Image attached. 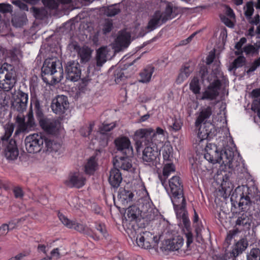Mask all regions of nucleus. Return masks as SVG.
I'll return each mask as SVG.
<instances>
[{
	"label": "nucleus",
	"instance_id": "35",
	"mask_svg": "<svg viewBox=\"0 0 260 260\" xmlns=\"http://www.w3.org/2000/svg\"><path fill=\"white\" fill-rule=\"evenodd\" d=\"M92 50L88 47L84 46L80 48L78 51V54L80 57L82 63L87 62L91 57Z\"/></svg>",
	"mask_w": 260,
	"mask_h": 260
},
{
	"label": "nucleus",
	"instance_id": "10",
	"mask_svg": "<svg viewBox=\"0 0 260 260\" xmlns=\"http://www.w3.org/2000/svg\"><path fill=\"white\" fill-rule=\"evenodd\" d=\"M24 142L26 150L28 153H37L44 147V136L41 134L30 135L25 138Z\"/></svg>",
	"mask_w": 260,
	"mask_h": 260
},
{
	"label": "nucleus",
	"instance_id": "3",
	"mask_svg": "<svg viewBox=\"0 0 260 260\" xmlns=\"http://www.w3.org/2000/svg\"><path fill=\"white\" fill-rule=\"evenodd\" d=\"M34 105L36 117L41 127L46 133L55 135L60 127V122L57 120L47 117L44 114L40 101L36 96L31 97V106Z\"/></svg>",
	"mask_w": 260,
	"mask_h": 260
},
{
	"label": "nucleus",
	"instance_id": "45",
	"mask_svg": "<svg viewBox=\"0 0 260 260\" xmlns=\"http://www.w3.org/2000/svg\"><path fill=\"white\" fill-rule=\"evenodd\" d=\"M190 89L194 93L198 94L200 92L201 87L199 79L198 77H194L189 84Z\"/></svg>",
	"mask_w": 260,
	"mask_h": 260
},
{
	"label": "nucleus",
	"instance_id": "29",
	"mask_svg": "<svg viewBox=\"0 0 260 260\" xmlns=\"http://www.w3.org/2000/svg\"><path fill=\"white\" fill-rule=\"evenodd\" d=\"M248 245V242L246 239H241L236 243L233 249L230 252V256L236 258L239 254H241L243 251L245 250Z\"/></svg>",
	"mask_w": 260,
	"mask_h": 260
},
{
	"label": "nucleus",
	"instance_id": "15",
	"mask_svg": "<svg viewBox=\"0 0 260 260\" xmlns=\"http://www.w3.org/2000/svg\"><path fill=\"white\" fill-rule=\"evenodd\" d=\"M27 121H25V117L22 115H18L16 117V122L18 124V128L15 134L17 135L19 132H24L35 125V119L32 110H30L27 115Z\"/></svg>",
	"mask_w": 260,
	"mask_h": 260
},
{
	"label": "nucleus",
	"instance_id": "28",
	"mask_svg": "<svg viewBox=\"0 0 260 260\" xmlns=\"http://www.w3.org/2000/svg\"><path fill=\"white\" fill-rule=\"evenodd\" d=\"M251 96L254 98L251 105V110L257 113V115L260 118V88L254 89L251 92Z\"/></svg>",
	"mask_w": 260,
	"mask_h": 260
},
{
	"label": "nucleus",
	"instance_id": "33",
	"mask_svg": "<svg viewBox=\"0 0 260 260\" xmlns=\"http://www.w3.org/2000/svg\"><path fill=\"white\" fill-rule=\"evenodd\" d=\"M183 243V238L180 236H178L168 241L167 247L171 250L177 251L182 247Z\"/></svg>",
	"mask_w": 260,
	"mask_h": 260
},
{
	"label": "nucleus",
	"instance_id": "55",
	"mask_svg": "<svg viewBox=\"0 0 260 260\" xmlns=\"http://www.w3.org/2000/svg\"><path fill=\"white\" fill-rule=\"evenodd\" d=\"M12 8V6L10 4H0V12L2 13H12L13 11Z\"/></svg>",
	"mask_w": 260,
	"mask_h": 260
},
{
	"label": "nucleus",
	"instance_id": "20",
	"mask_svg": "<svg viewBox=\"0 0 260 260\" xmlns=\"http://www.w3.org/2000/svg\"><path fill=\"white\" fill-rule=\"evenodd\" d=\"M131 35L129 32L122 31L119 34L113 46L115 52H119L126 48L130 44Z\"/></svg>",
	"mask_w": 260,
	"mask_h": 260
},
{
	"label": "nucleus",
	"instance_id": "22",
	"mask_svg": "<svg viewBox=\"0 0 260 260\" xmlns=\"http://www.w3.org/2000/svg\"><path fill=\"white\" fill-rule=\"evenodd\" d=\"M140 209L141 217L142 218L150 220L154 217L155 209L150 202L142 200L140 204Z\"/></svg>",
	"mask_w": 260,
	"mask_h": 260
},
{
	"label": "nucleus",
	"instance_id": "49",
	"mask_svg": "<svg viewBox=\"0 0 260 260\" xmlns=\"http://www.w3.org/2000/svg\"><path fill=\"white\" fill-rule=\"evenodd\" d=\"M182 123L179 119H172L171 121L169 122V125L170 128L176 132L181 129Z\"/></svg>",
	"mask_w": 260,
	"mask_h": 260
},
{
	"label": "nucleus",
	"instance_id": "63",
	"mask_svg": "<svg viewBox=\"0 0 260 260\" xmlns=\"http://www.w3.org/2000/svg\"><path fill=\"white\" fill-rule=\"evenodd\" d=\"M14 196L16 198H20L23 197L22 190L19 187H15L13 189Z\"/></svg>",
	"mask_w": 260,
	"mask_h": 260
},
{
	"label": "nucleus",
	"instance_id": "36",
	"mask_svg": "<svg viewBox=\"0 0 260 260\" xmlns=\"http://www.w3.org/2000/svg\"><path fill=\"white\" fill-rule=\"evenodd\" d=\"M126 216L129 221L136 220L141 216L140 207L135 205L129 206L127 209Z\"/></svg>",
	"mask_w": 260,
	"mask_h": 260
},
{
	"label": "nucleus",
	"instance_id": "19",
	"mask_svg": "<svg viewBox=\"0 0 260 260\" xmlns=\"http://www.w3.org/2000/svg\"><path fill=\"white\" fill-rule=\"evenodd\" d=\"M176 214V216L178 219L182 220L183 225L185 229L184 232L186 238V244L187 247H189L190 244L193 242V236L191 232L190 222L188 217V213L186 210L183 212H178Z\"/></svg>",
	"mask_w": 260,
	"mask_h": 260
},
{
	"label": "nucleus",
	"instance_id": "32",
	"mask_svg": "<svg viewBox=\"0 0 260 260\" xmlns=\"http://www.w3.org/2000/svg\"><path fill=\"white\" fill-rule=\"evenodd\" d=\"M108 52L107 47H102L96 51L95 60L97 67H101L106 62Z\"/></svg>",
	"mask_w": 260,
	"mask_h": 260
},
{
	"label": "nucleus",
	"instance_id": "51",
	"mask_svg": "<svg viewBox=\"0 0 260 260\" xmlns=\"http://www.w3.org/2000/svg\"><path fill=\"white\" fill-rule=\"evenodd\" d=\"M95 228L96 230L100 232V234H96L98 235H100V238L101 237V236H103L105 238L107 239L108 236V234L107 233L105 224L101 223H96Z\"/></svg>",
	"mask_w": 260,
	"mask_h": 260
},
{
	"label": "nucleus",
	"instance_id": "59",
	"mask_svg": "<svg viewBox=\"0 0 260 260\" xmlns=\"http://www.w3.org/2000/svg\"><path fill=\"white\" fill-rule=\"evenodd\" d=\"M220 19L223 23L229 27H233L234 24L232 21L228 17L224 15L220 16Z\"/></svg>",
	"mask_w": 260,
	"mask_h": 260
},
{
	"label": "nucleus",
	"instance_id": "38",
	"mask_svg": "<svg viewBox=\"0 0 260 260\" xmlns=\"http://www.w3.org/2000/svg\"><path fill=\"white\" fill-rule=\"evenodd\" d=\"M29 11L36 19L41 20L45 18L48 13L45 8L43 7L37 8L32 7L30 8Z\"/></svg>",
	"mask_w": 260,
	"mask_h": 260
},
{
	"label": "nucleus",
	"instance_id": "31",
	"mask_svg": "<svg viewBox=\"0 0 260 260\" xmlns=\"http://www.w3.org/2000/svg\"><path fill=\"white\" fill-rule=\"evenodd\" d=\"M134 193L129 191L125 190L123 188H120L118 193V199L122 205H125V204L132 201L134 198Z\"/></svg>",
	"mask_w": 260,
	"mask_h": 260
},
{
	"label": "nucleus",
	"instance_id": "40",
	"mask_svg": "<svg viewBox=\"0 0 260 260\" xmlns=\"http://www.w3.org/2000/svg\"><path fill=\"white\" fill-rule=\"evenodd\" d=\"M246 58L241 55L236 58L229 67L230 71H235L237 69L241 68L245 65L246 63Z\"/></svg>",
	"mask_w": 260,
	"mask_h": 260
},
{
	"label": "nucleus",
	"instance_id": "57",
	"mask_svg": "<svg viewBox=\"0 0 260 260\" xmlns=\"http://www.w3.org/2000/svg\"><path fill=\"white\" fill-rule=\"evenodd\" d=\"M12 3L13 4L18 7L20 8V9L22 10L28 11V8L27 5L23 3L20 0L13 1Z\"/></svg>",
	"mask_w": 260,
	"mask_h": 260
},
{
	"label": "nucleus",
	"instance_id": "58",
	"mask_svg": "<svg viewBox=\"0 0 260 260\" xmlns=\"http://www.w3.org/2000/svg\"><path fill=\"white\" fill-rule=\"evenodd\" d=\"M243 49L244 51L246 54L254 53L255 52H256V48L252 45L246 46L244 47Z\"/></svg>",
	"mask_w": 260,
	"mask_h": 260
},
{
	"label": "nucleus",
	"instance_id": "64",
	"mask_svg": "<svg viewBox=\"0 0 260 260\" xmlns=\"http://www.w3.org/2000/svg\"><path fill=\"white\" fill-rule=\"evenodd\" d=\"M51 255V257H56V259H59L61 257V255L59 252V248H56L53 249L50 252Z\"/></svg>",
	"mask_w": 260,
	"mask_h": 260
},
{
	"label": "nucleus",
	"instance_id": "18",
	"mask_svg": "<svg viewBox=\"0 0 260 260\" xmlns=\"http://www.w3.org/2000/svg\"><path fill=\"white\" fill-rule=\"evenodd\" d=\"M67 79L72 81H77L81 77V70L80 64L76 61H68L65 67Z\"/></svg>",
	"mask_w": 260,
	"mask_h": 260
},
{
	"label": "nucleus",
	"instance_id": "1",
	"mask_svg": "<svg viewBox=\"0 0 260 260\" xmlns=\"http://www.w3.org/2000/svg\"><path fill=\"white\" fill-rule=\"evenodd\" d=\"M204 157L213 164L219 163L229 168H233V160L234 152L229 148L219 151L216 145L212 144H207L205 149Z\"/></svg>",
	"mask_w": 260,
	"mask_h": 260
},
{
	"label": "nucleus",
	"instance_id": "6",
	"mask_svg": "<svg viewBox=\"0 0 260 260\" xmlns=\"http://www.w3.org/2000/svg\"><path fill=\"white\" fill-rule=\"evenodd\" d=\"M173 7L168 4L164 12L156 11L151 17L147 26L149 31L153 30L157 27L165 23L168 20L171 19L172 16Z\"/></svg>",
	"mask_w": 260,
	"mask_h": 260
},
{
	"label": "nucleus",
	"instance_id": "4",
	"mask_svg": "<svg viewBox=\"0 0 260 260\" xmlns=\"http://www.w3.org/2000/svg\"><path fill=\"white\" fill-rule=\"evenodd\" d=\"M171 200L176 213L186 210V201L183 196V185L178 176H173L169 181Z\"/></svg>",
	"mask_w": 260,
	"mask_h": 260
},
{
	"label": "nucleus",
	"instance_id": "24",
	"mask_svg": "<svg viewBox=\"0 0 260 260\" xmlns=\"http://www.w3.org/2000/svg\"><path fill=\"white\" fill-rule=\"evenodd\" d=\"M5 155L10 160H15L17 158L19 151L15 140L11 139L10 140L5 150Z\"/></svg>",
	"mask_w": 260,
	"mask_h": 260
},
{
	"label": "nucleus",
	"instance_id": "37",
	"mask_svg": "<svg viewBox=\"0 0 260 260\" xmlns=\"http://www.w3.org/2000/svg\"><path fill=\"white\" fill-rule=\"evenodd\" d=\"M154 68L149 66L146 67L143 71L140 73L141 79L140 82L142 83L149 82L151 79L152 75L154 72Z\"/></svg>",
	"mask_w": 260,
	"mask_h": 260
},
{
	"label": "nucleus",
	"instance_id": "54",
	"mask_svg": "<svg viewBox=\"0 0 260 260\" xmlns=\"http://www.w3.org/2000/svg\"><path fill=\"white\" fill-rule=\"evenodd\" d=\"M246 9L244 12L245 16L248 19H250L251 16L253 15L254 9L253 6V2H247L246 5Z\"/></svg>",
	"mask_w": 260,
	"mask_h": 260
},
{
	"label": "nucleus",
	"instance_id": "34",
	"mask_svg": "<svg viewBox=\"0 0 260 260\" xmlns=\"http://www.w3.org/2000/svg\"><path fill=\"white\" fill-rule=\"evenodd\" d=\"M45 148L46 151L50 152H56L60 149L61 145L59 143L55 142L44 136Z\"/></svg>",
	"mask_w": 260,
	"mask_h": 260
},
{
	"label": "nucleus",
	"instance_id": "26",
	"mask_svg": "<svg viewBox=\"0 0 260 260\" xmlns=\"http://www.w3.org/2000/svg\"><path fill=\"white\" fill-rule=\"evenodd\" d=\"M212 114V110L210 106L201 108L195 122V126L198 127L202 123L206 122L207 120L210 118Z\"/></svg>",
	"mask_w": 260,
	"mask_h": 260
},
{
	"label": "nucleus",
	"instance_id": "12",
	"mask_svg": "<svg viewBox=\"0 0 260 260\" xmlns=\"http://www.w3.org/2000/svg\"><path fill=\"white\" fill-rule=\"evenodd\" d=\"M158 238L151 233L145 231L140 233L137 237L136 241L138 245L144 249H150L157 245Z\"/></svg>",
	"mask_w": 260,
	"mask_h": 260
},
{
	"label": "nucleus",
	"instance_id": "9",
	"mask_svg": "<svg viewBox=\"0 0 260 260\" xmlns=\"http://www.w3.org/2000/svg\"><path fill=\"white\" fill-rule=\"evenodd\" d=\"M155 136V131L151 128H140L137 130L135 133L134 139L136 141L137 149L153 143L152 139Z\"/></svg>",
	"mask_w": 260,
	"mask_h": 260
},
{
	"label": "nucleus",
	"instance_id": "27",
	"mask_svg": "<svg viewBox=\"0 0 260 260\" xmlns=\"http://www.w3.org/2000/svg\"><path fill=\"white\" fill-rule=\"evenodd\" d=\"M132 157L125 155L120 157L118 159H116L114 162V167L120 168L125 171H131L132 164L131 158Z\"/></svg>",
	"mask_w": 260,
	"mask_h": 260
},
{
	"label": "nucleus",
	"instance_id": "11",
	"mask_svg": "<svg viewBox=\"0 0 260 260\" xmlns=\"http://www.w3.org/2000/svg\"><path fill=\"white\" fill-rule=\"evenodd\" d=\"M144 147L142 157L143 162L146 165L157 167L159 159V152H158L155 144L151 143Z\"/></svg>",
	"mask_w": 260,
	"mask_h": 260
},
{
	"label": "nucleus",
	"instance_id": "16",
	"mask_svg": "<svg viewBox=\"0 0 260 260\" xmlns=\"http://www.w3.org/2000/svg\"><path fill=\"white\" fill-rule=\"evenodd\" d=\"M221 83L219 79L214 80L210 83L205 91L202 93V95L199 98L200 100H214L219 95V90L220 89Z\"/></svg>",
	"mask_w": 260,
	"mask_h": 260
},
{
	"label": "nucleus",
	"instance_id": "7",
	"mask_svg": "<svg viewBox=\"0 0 260 260\" xmlns=\"http://www.w3.org/2000/svg\"><path fill=\"white\" fill-rule=\"evenodd\" d=\"M58 217L62 224L67 228L70 229L74 228L75 230L90 237L94 240L99 241L100 240V236L98 235L96 233L87 226L76 223L75 221L70 220L63 214L60 213H58Z\"/></svg>",
	"mask_w": 260,
	"mask_h": 260
},
{
	"label": "nucleus",
	"instance_id": "2",
	"mask_svg": "<svg viewBox=\"0 0 260 260\" xmlns=\"http://www.w3.org/2000/svg\"><path fill=\"white\" fill-rule=\"evenodd\" d=\"M41 70L42 79L46 83L54 84L63 78L61 62L56 58L46 59Z\"/></svg>",
	"mask_w": 260,
	"mask_h": 260
},
{
	"label": "nucleus",
	"instance_id": "23",
	"mask_svg": "<svg viewBox=\"0 0 260 260\" xmlns=\"http://www.w3.org/2000/svg\"><path fill=\"white\" fill-rule=\"evenodd\" d=\"M198 137L200 141L211 139L214 136V126L211 123L204 122L203 125H200Z\"/></svg>",
	"mask_w": 260,
	"mask_h": 260
},
{
	"label": "nucleus",
	"instance_id": "21",
	"mask_svg": "<svg viewBox=\"0 0 260 260\" xmlns=\"http://www.w3.org/2000/svg\"><path fill=\"white\" fill-rule=\"evenodd\" d=\"M85 178L81 173L77 172L70 173L64 183L70 187L80 188L85 184Z\"/></svg>",
	"mask_w": 260,
	"mask_h": 260
},
{
	"label": "nucleus",
	"instance_id": "47",
	"mask_svg": "<svg viewBox=\"0 0 260 260\" xmlns=\"http://www.w3.org/2000/svg\"><path fill=\"white\" fill-rule=\"evenodd\" d=\"M247 260H260V249L252 248L247 254Z\"/></svg>",
	"mask_w": 260,
	"mask_h": 260
},
{
	"label": "nucleus",
	"instance_id": "50",
	"mask_svg": "<svg viewBox=\"0 0 260 260\" xmlns=\"http://www.w3.org/2000/svg\"><path fill=\"white\" fill-rule=\"evenodd\" d=\"M113 27V22L111 19H105L104 23L103 25L102 31L104 34L106 35L109 33Z\"/></svg>",
	"mask_w": 260,
	"mask_h": 260
},
{
	"label": "nucleus",
	"instance_id": "17",
	"mask_svg": "<svg viewBox=\"0 0 260 260\" xmlns=\"http://www.w3.org/2000/svg\"><path fill=\"white\" fill-rule=\"evenodd\" d=\"M51 109L56 114H62L69 107V103L67 96L61 95L54 99L51 103Z\"/></svg>",
	"mask_w": 260,
	"mask_h": 260
},
{
	"label": "nucleus",
	"instance_id": "41",
	"mask_svg": "<svg viewBox=\"0 0 260 260\" xmlns=\"http://www.w3.org/2000/svg\"><path fill=\"white\" fill-rule=\"evenodd\" d=\"M97 163L95 160V156H91L88 160L84 167L85 172L87 174H92L95 171Z\"/></svg>",
	"mask_w": 260,
	"mask_h": 260
},
{
	"label": "nucleus",
	"instance_id": "25",
	"mask_svg": "<svg viewBox=\"0 0 260 260\" xmlns=\"http://www.w3.org/2000/svg\"><path fill=\"white\" fill-rule=\"evenodd\" d=\"M122 180L121 173L119 169L114 167L113 169L111 170L108 181L112 187L117 188L119 186Z\"/></svg>",
	"mask_w": 260,
	"mask_h": 260
},
{
	"label": "nucleus",
	"instance_id": "48",
	"mask_svg": "<svg viewBox=\"0 0 260 260\" xmlns=\"http://www.w3.org/2000/svg\"><path fill=\"white\" fill-rule=\"evenodd\" d=\"M115 81L117 84L120 83L121 81L125 80L126 77L125 76L124 71L121 69H117L114 71Z\"/></svg>",
	"mask_w": 260,
	"mask_h": 260
},
{
	"label": "nucleus",
	"instance_id": "53",
	"mask_svg": "<svg viewBox=\"0 0 260 260\" xmlns=\"http://www.w3.org/2000/svg\"><path fill=\"white\" fill-rule=\"evenodd\" d=\"M116 126L115 123H103V125L100 127L99 129L102 134H105L107 132L111 131Z\"/></svg>",
	"mask_w": 260,
	"mask_h": 260
},
{
	"label": "nucleus",
	"instance_id": "8",
	"mask_svg": "<svg viewBox=\"0 0 260 260\" xmlns=\"http://www.w3.org/2000/svg\"><path fill=\"white\" fill-rule=\"evenodd\" d=\"M3 73L4 78L0 80V88L5 91H10L17 82L16 72L12 65L6 63V66H4Z\"/></svg>",
	"mask_w": 260,
	"mask_h": 260
},
{
	"label": "nucleus",
	"instance_id": "61",
	"mask_svg": "<svg viewBox=\"0 0 260 260\" xmlns=\"http://www.w3.org/2000/svg\"><path fill=\"white\" fill-rule=\"evenodd\" d=\"M259 66V63L257 62V61H255L254 60V62L252 63L250 68H249V69H248L246 71L247 74H248V75L250 74L251 72L254 71L257 69V68Z\"/></svg>",
	"mask_w": 260,
	"mask_h": 260
},
{
	"label": "nucleus",
	"instance_id": "52",
	"mask_svg": "<svg viewBox=\"0 0 260 260\" xmlns=\"http://www.w3.org/2000/svg\"><path fill=\"white\" fill-rule=\"evenodd\" d=\"M43 5L49 9H56L58 8V0H42Z\"/></svg>",
	"mask_w": 260,
	"mask_h": 260
},
{
	"label": "nucleus",
	"instance_id": "60",
	"mask_svg": "<svg viewBox=\"0 0 260 260\" xmlns=\"http://www.w3.org/2000/svg\"><path fill=\"white\" fill-rule=\"evenodd\" d=\"M10 231L8 224L4 223L0 226V236L6 235L8 232Z\"/></svg>",
	"mask_w": 260,
	"mask_h": 260
},
{
	"label": "nucleus",
	"instance_id": "39",
	"mask_svg": "<svg viewBox=\"0 0 260 260\" xmlns=\"http://www.w3.org/2000/svg\"><path fill=\"white\" fill-rule=\"evenodd\" d=\"M14 124L11 122H8L4 126L5 134L1 137V140L3 143H4V142H7V141L11 137L14 132Z\"/></svg>",
	"mask_w": 260,
	"mask_h": 260
},
{
	"label": "nucleus",
	"instance_id": "43",
	"mask_svg": "<svg viewBox=\"0 0 260 260\" xmlns=\"http://www.w3.org/2000/svg\"><path fill=\"white\" fill-rule=\"evenodd\" d=\"M120 12L117 5H112L104 8V14L108 17H112L118 14Z\"/></svg>",
	"mask_w": 260,
	"mask_h": 260
},
{
	"label": "nucleus",
	"instance_id": "30",
	"mask_svg": "<svg viewBox=\"0 0 260 260\" xmlns=\"http://www.w3.org/2000/svg\"><path fill=\"white\" fill-rule=\"evenodd\" d=\"M175 167L172 162H168L165 165L163 169L162 174H159L158 177L162 185L166 188L167 184L166 180L171 172H175Z\"/></svg>",
	"mask_w": 260,
	"mask_h": 260
},
{
	"label": "nucleus",
	"instance_id": "46",
	"mask_svg": "<svg viewBox=\"0 0 260 260\" xmlns=\"http://www.w3.org/2000/svg\"><path fill=\"white\" fill-rule=\"evenodd\" d=\"M8 91L0 90V105L3 107L7 106L10 102V95Z\"/></svg>",
	"mask_w": 260,
	"mask_h": 260
},
{
	"label": "nucleus",
	"instance_id": "14",
	"mask_svg": "<svg viewBox=\"0 0 260 260\" xmlns=\"http://www.w3.org/2000/svg\"><path fill=\"white\" fill-rule=\"evenodd\" d=\"M28 100V94L22 90H19L17 94L14 95L11 100L12 107L14 110L22 113L26 109Z\"/></svg>",
	"mask_w": 260,
	"mask_h": 260
},
{
	"label": "nucleus",
	"instance_id": "13",
	"mask_svg": "<svg viewBox=\"0 0 260 260\" xmlns=\"http://www.w3.org/2000/svg\"><path fill=\"white\" fill-rule=\"evenodd\" d=\"M114 144L117 150L123 155L133 156V148L128 137L123 136L118 137L115 139Z\"/></svg>",
	"mask_w": 260,
	"mask_h": 260
},
{
	"label": "nucleus",
	"instance_id": "56",
	"mask_svg": "<svg viewBox=\"0 0 260 260\" xmlns=\"http://www.w3.org/2000/svg\"><path fill=\"white\" fill-rule=\"evenodd\" d=\"M30 250H27L26 251H24L17 255H16L14 257H12L8 260H21L24 257L27 256L30 254Z\"/></svg>",
	"mask_w": 260,
	"mask_h": 260
},
{
	"label": "nucleus",
	"instance_id": "62",
	"mask_svg": "<svg viewBox=\"0 0 260 260\" xmlns=\"http://www.w3.org/2000/svg\"><path fill=\"white\" fill-rule=\"evenodd\" d=\"M246 41H247V40L245 38L243 37V38H241L240 41L236 44V45L235 46V48L237 50L241 49L242 46L245 43H246Z\"/></svg>",
	"mask_w": 260,
	"mask_h": 260
},
{
	"label": "nucleus",
	"instance_id": "44",
	"mask_svg": "<svg viewBox=\"0 0 260 260\" xmlns=\"http://www.w3.org/2000/svg\"><path fill=\"white\" fill-rule=\"evenodd\" d=\"M192 70L190 69L189 66L184 65L180 70V73L178 75L177 80L180 82L183 81L188 78Z\"/></svg>",
	"mask_w": 260,
	"mask_h": 260
},
{
	"label": "nucleus",
	"instance_id": "42",
	"mask_svg": "<svg viewBox=\"0 0 260 260\" xmlns=\"http://www.w3.org/2000/svg\"><path fill=\"white\" fill-rule=\"evenodd\" d=\"M162 155L165 161H171L173 158V148L172 147L169 145H165L161 149Z\"/></svg>",
	"mask_w": 260,
	"mask_h": 260
},
{
	"label": "nucleus",
	"instance_id": "5",
	"mask_svg": "<svg viewBox=\"0 0 260 260\" xmlns=\"http://www.w3.org/2000/svg\"><path fill=\"white\" fill-rule=\"evenodd\" d=\"M252 205V203L250 201L249 197L248 196L241 197L239 206L244 212L241 214L236 220L237 225L242 226L245 229H250L253 221V216L250 211V208Z\"/></svg>",
	"mask_w": 260,
	"mask_h": 260
}]
</instances>
